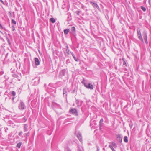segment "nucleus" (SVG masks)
<instances>
[{"label": "nucleus", "mask_w": 151, "mask_h": 151, "mask_svg": "<svg viewBox=\"0 0 151 151\" xmlns=\"http://www.w3.org/2000/svg\"><path fill=\"white\" fill-rule=\"evenodd\" d=\"M145 43L147 44L148 43L147 35L144 37Z\"/></svg>", "instance_id": "nucleus-13"}, {"label": "nucleus", "mask_w": 151, "mask_h": 151, "mask_svg": "<svg viewBox=\"0 0 151 151\" xmlns=\"http://www.w3.org/2000/svg\"><path fill=\"white\" fill-rule=\"evenodd\" d=\"M77 137L79 140H80V142H82V137L81 134L80 133L78 132L77 135Z\"/></svg>", "instance_id": "nucleus-5"}, {"label": "nucleus", "mask_w": 151, "mask_h": 151, "mask_svg": "<svg viewBox=\"0 0 151 151\" xmlns=\"http://www.w3.org/2000/svg\"><path fill=\"white\" fill-rule=\"evenodd\" d=\"M97 151H99V146H97Z\"/></svg>", "instance_id": "nucleus-28"}, {"label": "nucleus", "mask_w": 151, "mask_h": 151, "mask_svg": "<svg viewBox=\"0 0 151 151\" xmlns=\"http://www.w3.org/2000/svg\"><path fill=\"white\" fill-rule=\"evenodd\" d=\"M35 63L36 65H38L40 64V62L39 59L37 58H35Z\"/></svg>", "instance_id": "nucleus-6"}, {"label": "nucleus", "mask_w": 151, "mask_h": 151, "mask_svg": "<svg viewBox=\"0 0 151 151\" xmlns=\"http://www.w3.org/2000/svg\"><path fill=\"white\" fill-rule=\"evenodd\" d=\"M141 8L144 12L146 10V8L145 7H144L142 6H141Z\"/></svg>", "instance_id": "nucleus-19"}, {"label": "nucleus", "mask_w": 151, "mask_h": 151, "mask_svg": "<svg viewBox=\"0 0 151 151\" xmlns=\"http://www.w3.org/2000/svg\"><path fill=\"white\" fill-rule=\"evenodd\" d=\"M137 34L138 35V37L139 38L142 42H143V40L142 36L140 30L139 29H137Z\"/></svg>", "instance_id": "nucleus-1"}, {"label": "nucleus", "mask_w": 151, "mask_h": 151, "mask_svg": "<svg viewBox=\"0 0 151 151\" xmlns=\"http://www.w3.org/2000/svg\"><path fill=\"white\" fill-rule=\"evenodd\" d=\"M0 32H1V33H2V32L1 31H0Z\"/></svg>", "instance_id": "nucleus-43"}, {"label": "nucleus", "mask_w": 151, "mask_h": 151, "mask_svg": "<svg viewBox=\"0 0 151 151\" xmlns=\"http://www.w3.org/2000/svg\"><path fill=\"white\" fill-rule=\"evenodd\" d=\"M15 94H16V93H15V92L14 91H12V96H15Z\"/></svg>", "instance_id": "nucleus-23"}, {"label": "nucleus", "mask_w": 151, "mask_h": 151, "mask_svg": "<svg viewBox=\"0 0 151 151\" xmlns=\"http://www.w3.org/2000/svg\"><path fill=\"white\" fill-rule=\"evenodd\" d=\"M50 20L52 23H54L55 22V19L53 18H50Z\"/></svg>", "instance_id": "nucleus-14"}, {"label": "nucleus", "mask_w": 151, "mask_h": 151, "mask_svg": "<svg viewBox=\"0 0 151 151\" xmlns=\"http://www.w3.org/2000/svg\"><path fill=\"white\" fill-rule=\"evenodd\" d=\"M0 1H1L2 3L4 4V2L2 0H0Z\"/></svg>", "instance_id": "nucleus-35"}, {"label": "nucleus", "mask_w": 151, "mask_h": 151, "mask_svg": "<svg viewBox=\"0 0 151 151\" xmlns=\"http://www.w3.org/2000/svg\"><path fill=\"white\" fill-rule=\"evenodd\" d=\"M28 125L27 124H24V132H26L28 130Z\"/></svg>", "instance_id": "nucleus-10"}, {"label": "nucleus", "mask_w": 151, "mask_h": 151, "mask_svg": "<svg viewBox=\"0 0 151 151\" xmlns=\"http://www.w3.org/2000/svg\"><path fill=\"white\" fill-rule=\"evenodd\" d=\"M142 35L143 37L146 36L147 35V33L145 31H144V32H143Z\"/></svg>", "instance_id": "nucleus-15"}, {"label": "nucleus", "mask_w": 151, "mask_h": 151, "mask_svg": "<svg viewBox=\"0 0 151 151\" xmlns=\"http://www.w3.org/2000/svg\"><path fill=\"white\" fill-rule=\"evenodd\" d=\"M76 12L77 15H79L80 13V12L79 11H77Z\"/></svg>", "instance_id": "nucleus-27"}, {"label": "nucleus", "mask_w": 151, "mask_h": 151, "mask_svg": "<svg viewBox=\"0 0 151 151\" xmlns=\"http://www.w3.org/2000/svg\"><path fill=\"white\" fill-rule=\"evenodd\" d=\"M60 73L61 76H64L65 75V70H62L61 71Z\"/></svg>", "instance_id": "nucleus-9"}, {"label": "nucleus", "mask_w": 151, "mask_h": 151, "mask_svg": "<svg viewBox=\"0 0 151 151\" xmlns=\"http://www.w3.org/2000/svg\"><path fill=\"white\" fill-rule=\"evenodd\" d=\"M71 31L73 32H74L75 31V28L74 27H71Z\"/></svg>", "instance_id": "nucleus-18"}, {"label": "nucleus", "mask_w": 151, "mask_h": 151, "mask_svg": "<svg viewBox=\"0 0 151 151\" xmlns=\"http://www.w3.org/2000/svg\"><path fill=\"white\" fill-rule=\"evenodd\" d=\"M64 32L65 35H66V29H65L64 30Z\"/></svg>", "instance_id": "nucleus-34"}, {"label": "nucleus", "mask_w": 151, "mask_h": 151, "mask_svg": "<svg viewBox=\"0 0 151 151\" xmlns=\"http://www.w3.org/2000/svg\"><path fill=\"white\" fill-rule=\"evenodd\" d=\"M67 53H68V54H69V52H67Z\"/></svg>", "instance_id": "nucleus-42"}, {"label": "nucleus", "mask_w": 151, "mask_h": 151, "mask_svg": "<svg viewBox=\"0 0 151 151\" xmlns=\"http://www.w3.org/2000/svg\"><path fill=\"white\" fill-rule=\"evenodd\" d=\"M70 31L69 29H67V34Z\"/></svg>", "instance_id": "nucleus-31"}, {"label": "nucleus", "mask_w": 151, "mask_h": 151, "mask_svg": "<svg viewBox=\"0 0 151 151\" xmlns=\"http://www.w3.org/2000/svg\"><path fill=\"white\" fill-rule=\"evenodd\" d=\"M29 132L28 133L25 134L24 135H25L27 136H29Z\"/></svg>", "instance_id": "nucleus-25"}, {"label": "nucleus", "mask_w": 151, "mask_h": 151, "mask_svg": "<svg viewBox=\"0 0 151 151\" xmlns=\"http://www.w3.org/2000/svg\"><path fill=\"white\" fill-rule=\"evenodd\" d=\"M69 112L70 113H71L73 114H75L76 115L78 114L77 111L76 109L75 108L71 109L69 110Z\"/></svg>", "instance_id": "nucleus-3"}, {"label": "nucleus", "mask_w": 151, "mask_h": 151, "mask_svg": "<svg viewBox=\"0 0 151 151\" xmlns=\"http://www.w3.org/2000/svg\"><path fill=\"white\" fill-rule=\"evenodd\" d=\"M63 95H64L66 93V90L65 89V88H63Z\"/></svg>", "instance_id": "nucleus-21"}, {"label": "nucleus", "mask_w": 151, "mask_h": 151, "mask_svg": "<svg viewBox=\"0 0 151 151\" xmlns=\"http://www.w3.org/2000/svg\"><path fill=\"white\" fill-rule=\"evenodd\" d=\"M78 151H82L80 149H79L78 150Z\"/></svg>", "instance_id": "nucleus-39"}, {"label": "nucleus", "mask_w": 151, "mask_h": 151, "mask_svg": "<svg viewBox=\"0 0 151 151\" xmlns=\"http://www.w3.org/2000/svg\"><path fill=\"white\" fill-rule=\"evenodd\" d=\"M23 119L24 120V122H25V121H26V120H27V119L25 117H24V118H23Z\"/></svg>", "instance_id": "nucleus-33"}, {"label": "nucleus", "mask_w": 151, "mask_h": 151, "mask_svg": "<svg viewBox=\"0 0 151 151\" xmlns=\"http://www.w3.org/2000/svg\"><path fill=\"white\" fill-rule=\"evenodd\" d=\"M126 63L124 62L123 63V64L124 65V64H126Z\"/></svg>", "instance_id": "nucleus-38"}, {"label": "nucleus", "mask_w": 151, "mask_h": 151, "mask_svg": "<svg viewBox=\"0 0 151 151\" xmlns=\"http://www.w3.org/2000/svg\"><path fill=\"white\" fill-rule=\"evenodd\" d=\"M0 29H4L3 26H2V25L0 24Z\"/></svg>", "instance_id": "nucleus-29"}, {"label": "nucleus", "mask_w": 151, "mask_h": 151, "mask_svg": "<svg viewBox=\"0 0 151 151\" xmlns=\"http://www.w3.org/2000/svg\"><path fill=\"white\" fill-rule=\"evenodd\" d=\"M112 145L113 146V147H114L116 146V144L112 142Z\"/></svg>", "instance_id": "nucleus-32"}, {"label": "nucleus", "mask_w": 151, "mask_h": 151, "mask_svg": "<svg viewBox=\"0 0 151 151\" xmlns=\"http://www.w3.org/2000/svg\"><path fill=\"white\" fill-rule=\"evenodd\" d=\"M148 2L149 3V4H150V5H151L150 4V0H149L148 1Z\"/></svg>", "instance_id": "nucleus-36"}, {"label": "nucleus", "mask_w": 151, "mask_h": 151, "mask_svg": "<svg viewBox=\"0 0 151 151\" xmlns=\"http://www.w3.org/2000/svg\"><path fill=\"white\" fill-rule=\"evenodd\" d=\"M124 141L125 142H128V138L127 136H125L124 138Z\"/></svg>", "instance_id": "nucleus-11"}, {"label": "nucleus", "mask_w": 151, "mask_h": 151, "mask_svg": "<svg viewBox=\"0 0 151 151\" xmlns=\"http://www.w3.org/2000/svg\"><path fill=\"white\" fill-rule=\"evenodd\" d=\"M90 3L92 4L93 6L94 7H96L98 9H99V6H98V5L97 4H96V3H95L94 2H92V1H91Z\"/></svg>", "instance_id": "nucleus-7"}, {"label": "nucleus", "mask_w": 151, "mask_h": 151, "mask_svg": "<svg viewBox=\"0 0 151 151\" xmlns=\"http://www.w3.org/2000/svg\"><path fill=\"white\" fill-rule=\"evenodd\" d=\"M83 81H84V80H83ZM84 81H83L82 83H83L84 84Z\"/></svg>", "instance_id": "nucleus-41"}, {"label": "nucleus", "mask_w": 151, "mask_h": 151, "mask_svg": "<svg viewBox=\"0 0 151 151\" xmlns=\"http://www.w3.org/2000/svg\"><path fill=\"white\" fill-rule=\"evenodd\" d=\"M22 143L21 142H19L18 143L17 145V147L18 148H20L21 145Z\"/></svg>", "instance_id": "nucleus-16"}, {"label": "nucleus", "mask_w": 151, "mask_h": 151, "mask_svg": "<svg viewBox=\"0 0 151 151\" xmlns=\"http://www.w3.org/2000/svg\"><path fill=\"white\" fill-rule=\"evenodd\" d=\"M71 53V54H72V56H73V58L74 59V60H75V61H78V59L77 58H76V57H75L74 56V55L73 54V53Z\"/></svg>", "instance_id": "nucleus-12"}, {"label": "nucleus", "mask_w": 151, "mask_h": 151, "mask_svg": "<svg viewBox=\"0 0 151 151\" xmlns=\"http://www.w3.org/2000/svg\"><path fill=\"white\" fill-rule=\"evenodd\" d=\"M103 122V119H101L99 122V125H100V127H101V124Z\"/></svg>", "instance_id": "nucleus-17"}, {"label": "nucleus", "mask_w": 151, "mask_h": 151, "mask_svg": "<svg viewBox=\"0 0 151 151\" xmlns=\"http://www.w3.org/2000/svg\"><path fill=\"white\" fill-rule=\"evenodd\" d=\"M67 151H71L69 149H68Z\"/></svg>", "instance_id": "nucleus-40"}, {"label": "nucleus", "mask_w": 151, "mask_h": 151, "mask_svg": "<svg viewBox=\"0 0 151 151\" xmlns=\"http://www.w3.org/2000/svg\"><path fill=\"white\" fill-rule=\"evenodd\" d=\"M84 84L85 86L87 88L93 89V85L90 83H88V85H87L86 83H84Z\"/></svg>", "instance_id": "nucleus-2"}, {"label": "nucleus", "mask_w": 151, "mask_h": 151, "mask_svg": "<svg viewBox=\"0 0 151 151\" xmlns=\"http://www.w3.org/2000/svg\"><path fill=\"white\" fill-rule=\"evenodd\" d=\"M122 137L120 135H119L118 137H117V140L119 142H121L122 140Z\"/></svg>", "instance_id": "nucleus-8"}, {"label": "nucleus", "mask_w": 151, "mask_h": 151, "mask_svg": "<svg viewBox=\"0 0 151 151\" xmlns=\"http://www.w3.org/2000/svg\"><path fill=\"white\" fill-rule=\"evenodd\" d=\"M22 133V131L20 132L19 133V136H21Z\"/></svg>", "instance_id": "nucleus-26"}, {"label": "nucleus", "mask_w": 151, "mask_h": 151, "mask_svg": "<svg viewBox=\"0 0 151 151\" xmlns=\"http://www.w3.org/2000/svg\"><path fill=\"white\" fill-rule=\"evenodd\" d=\"M12 23L13 24H16V22L13 19H12Z\"/></svg>", "instance_id": "nucleus-24"}, {"label": "nucleus", "mask_w": 151, "mask_h": 151, "mask_svg": "<svg viewBox=\"0 0 151 151\" xmlns=\"http://www.w3.org/2000/svg\"><path fill=\"white\" fill-rule=\"evenodd\" d=\"M109 147H110V148H111V150H112L113 151H115V150H114V149L113 147H112V146L111 145H109Z\"/></svg>", "instance_id": "nucleus-20"}, {"label": "nucleus", "mask_w": 151, "mask_h": 151, "mask_svg": "<svg viewBox=\"0 0 151 151\" xmlns=\"http://www.w3.org/2000/svg\"><path fill=\"white\" fill-rule=\"evenodd\" d=\"M25 105L24 103L22 101L20 102V105L19 108L20 109H23L24 108Z\"/></svg>", "instance_id": "nucleus-4"}, {"label": "nucleus", "mask_w": 151, "mask_h": 151, "mask_svg": "<svg viewBox=\"0 0 151 151\" xmlns=\"http://www.w3.org/2000/svg\"><path fill=\"white\" fill-rule=\"evenodd\" d=\"M7 42H8L9 44V45H11V43L10 42L9 39L8 38H7Z\"/></svg>", "instance_id": "nucleus-22"}, {"label": "nucleus", "mask_w": 151, "mask_h": 151, "mask_svg": "<svg viewBox=\"0 0 151 151\" xmlns=\"http://www.w3.org/2000/svg\"><path fill=\"white\" fill-rule=\"evenodd\" d=\"M14 99V97H13L12 98V100L13 101V100Z\"/></svg>", "instance_id": "nucleus-37"}, {"label": "nucleus", "mask_w": 151, "mask_h": 151, "mask_svg": "<svg viewBox=\"0 0 151 151\" xmlns=\"http://www.w3.org/2000/svg\"><path fill=\"white\" fill-rule=\"evenodd\" d=\"M12 29L13 31H14L15 30V28L14 26H12Z\"/></svg>", "instance_id": "nucleus-30"}]
</instances>
